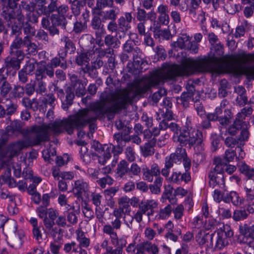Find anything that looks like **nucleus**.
<instances>
[{"label":"nucleus","instance_id":"nucleus-1","mask_svg":"<svg viewBox=\"0 0 254 254\" xmlns=\"http://www.w3.org/2000/svg\"><path fill=\"white\" fill-rule=\"evenodd\" d=\"M166 79H168V68L157 71L150 77L143 78L118 94H113L106 98L102 96L100 102L94 103L91 106V111L84 109L79 112L73 119L56 120L49 124V132L60 133L65 129L68 134H72L74 128L83 127L96 120L99 116L116 112L126 104L130 103L138 95L145 93L151 87Z\"/></svg>","mask_w":254,"mask_h":254},{"label":"nucleus","instance_id":"nucleus-2","mask_svg":"<svg viewBox=\"0 0 254 254\" xmlns=\"http://www.w3.org/2000/svg\"><path fill=\"white\" fill-rule=\"evenodd\" d=\"M25 132L26 140L10 143L7 146V152L2 155L3 157L11 159L18 155L23 148L37 145L44 141L48 136V125L46 124L40 126L34 125L27 127Z\"/></svg>","mask_w":254,"mask_h":254},{"label":"nucleus","instance_id":"nucleus-3","mask_svg":"<svg viewBox=\"0 0 254 254\" xmlns=\"http://www.w3.org/2000/svg\"><path fill=\"white\" fill-rule=\"evenodd\" d=\"M48 76V69L46 67V62L41 61L38 65L37 69L35 72L36 80L35 85V91L39 97V104L42 108L43 112H45L47 107L48 94L47 91V81Z\"/></svg>","mask_w":254,"mask_h":254},{"label":"nucleus","instance_id":"nucleus-4","mask_svg":"<svg viewBox=\"0 0 254 254\" xmlns=\"http://www.w3.org/2000/svg\"><path fill=\"white\" fill-rule=\"evenodd\" d=\"M25 46V37L23 39L16 36L9 47V55L4 60L7 70H17L20 67V64L25 57V54L21 48Z\"/></svg>","mask_w":254,"mask_h":254},{"label":"nucleus","instance_id":"nucleus-5","mask_svg":"<svg viewBox=\"0 0 254 254\" xmlns=\"http://www.w3.org/2000/svg\"><path fill=\"white\" fill-rule=\"evenodd\" d=\"M0 226L3 228V232L11 246L12 247H21L22 239L25 235L22 231H17V222L13 219H9L4 223H1Z\"/></svg>","mask_w":254,"mask_h":254},{"label":"nucleus","instance_id":"nucleus-6","mask_svg":"<svg viewBox=\"0 0 254 254\" xmlns=\"http://www.w3.org/2000/svg\"><path fill=\"white\" fill-rule=\"evenodd\" d=\"M173 138L174 142H179L182 146L188 144L191 147L195 144H200L203 136L199 130L190 128L180 131L179 134L174 135Z\"/></svg>","mask_w":254,"mask_h":254},{"label":"nucleus","instance_id":"nucleus-7","mask_svg":"<svg viewBox=\"0 0 254 254\" xmlns=\"http://www.w3.org/2000/svg\"><path fill=\"white\" fill-rule=\"evenodd\" d=\"M223 165L218 163L212 168L209 173V185L212 188L218 186L220 188L225 187V179L223 174Z\"/></svg>","mask_w":254,"mask_h":254},{"label":"nucleus","instance_id":"nucleus-8","mask_svg":"<svg viewBox=\"0 0 254 254\" xmlns=\"http://www.w3.org/2000/svg\"><path fill=\"white\" fill-rule=\"evenodd\" d=\"M254 61V55L251 54H243L239 59V63L235 67L236 74H247L254 78V67H247L243 64L251 63Z\"/></svg>","mask_w":254,"mask_h":254},{"label":"nucleus","instance_id":"nucleus-9","mask_svg":"<svg viewBox=\"0 0 254 254\" xmlns=\"http://www.w3.org/2000/svg\"><path fill=\"white\" fill-rule=\"evenodd\" d=\"M92 148L95 151V153L98 157V162L100 164L104 165L110 158L112 148L108 145L102 146L99 142L94 141L92 144Z\"/></svg>","mask_w":254,"mask_h":254},{"label":"nucleus","instance_id":"nucleus-10","mask_svg":"<svg viewBox=\"0 0 254 254\" xmlns=\"http://www.w3.org/2000/svg\"><path fill=\"white\" fill-rule=\"evenodd\" d=\"M186 155L185 149L178 147L174 153L171 154L165 158L166 166L168 168H172L174 164L180 163L183 158Z\"/></svg>","mask_w":254,"mask_h":254},{"label":"nucleus","instance_id":"nucleus-11","mask_svg":"<svg viewBox=\"0 0 254 254\" xmlns=\"http://www.w3.org/2000/svg\"><path fill=\"white\" fill-rule=\"evenodd\" d=\"M55 225L59 227H64L66 225V219L63 216H59L58 212L53 208L49 209V227Z\"/></svg>","mask_w":254,"mask_h":254},{"label":"nucleus","instance_id":"nucleus-12","mask_svg":"<svg viewBox=\"0 0 254 254\" xmlns=\"http://www.w3.org/2000/svg\"><path fill=\"white\" fill-rule=\"evenodd\" d=\"M136 254H159V249L156 245L146 242L137 246Z\"/></svg>","mask_w":254,"mask_h":254},{"label":"nucleus","instance_id":"nucleus-13","mask_svg":"<svg viewBox=\"0 0 254 254\" xmlns=\"http://www.w3.org/2000/svg\"><path fill=\"white\" fill-rule=\"evenodd\" d=\"M48 194H44L43 195L42 198V205L39 206L37 209L36 212L39 218L43 219L44 225L47 227L48 222L47 220V214H48Z\"/></svg>","mask_w":254,"mask_h":254},{"label":"nucleus","instance_id":"nucleus-14","mask_svg":"<svg viewBox=\"0 0 254 254\" xmlns=\"http://www.w3.org/2000/svg\"><path fill=\"white\" fill-rule=\"evenodd\" d=\"M221 230H216L215 233L211 235L212 237L211 239H212V237L215 236L216 243L215 248L218 250H222L225 247L228 245L229 242L227 240V238L225 237L223 235Z\"/></svg>","mask_w":254,"mask_h":254},{"label":"nucleus","instance_id":"nucleus-15","mask_svg":"<svg viewBox=\"0 0 254 254\" xmlns=\"http://www.w3.org/2000/svg\"><path fill=\"white\" fill-rule=\"evenodd\" d=\"M109 232L110 233L109 236L111 243L115 246L121 248L123 250V248L125 247L127 244V237L126 236H122L118 238L116 232L111 231Z\"/></svg>","mask_w":254,"mask_h":254},{"label":"nucleus","instance_id":"nucleus-16","mask_svg":"<svg viewBox=\"0 0 254 254\" xmlns=\"http://www.w3.org/2000/svg\"><path fill=\"white\" fill-rule=\"evenodd\" d=\"M88 184L83 179H80L74 182L72 190L76 195L79 197L82 193L88 190Z\"/></svg>","mask_w":254,"mask_h":254},{"label":"nucleus","instance_id":"nucleus-17","mask_svg":"<svg viewBox=\"0 0 254 254\" xmlns=\"http://www.w3.org/2000/svg\"><path fill=\"white\" fill-rule=\"evenodd\" d=\"M12 90L11 84L7 81L6 78L0 71V95L2 97H7Z\"/></svg>","mask_w":254,"mask_h":254},{"label":"nucleus","instance_id":"nucleus-18","mask_svg":"<svg viewBox=\"0 0 254 254\" xmlns=\"http://www.w3.org/2000/svg\"><path fill=\"white\" fill-rule=\"evenodd\" d=\"M240 172L247 178L250 180L254 179V168L248 166L244 162H239L237 164Z\"/></svg>","mask_w":254,"mask_h":254},{"label":"nucleus","instance_id":"nucleus-19","mask_svg":"<svg viewBox=\"0 0 254 254\" xmlns=\"http://www.w3.org/2000/svg\"><path fill=\"white\" fill-rule=\"evenodd\" d=\"M132 18L131 13H125L124 15L120 17L118 20L120 28L126 31L129 29L130 28V23L132 21Z\"/></svg>","mask_w":254,"mask_h":254},{"label":"nucleus","instance_id":"nucleus-20","mask_svg":"<svg viewBox=\"0 0 254 254\" xmlns=\"http://www.w3.org/2000/svg\"><path fill=\"white\" fill-rule=\"evenodd\" d=\"M190 40V37L186 34H181L176 41L171 43V46L174 48H179L181 49H187V43Z\"/></svg>","mask_w":254,"mask_h":254},{"label":"nucleus","instance_id":"nucleus-21","mask_svg":"<svg viewBox=\"0 0 254 254\" xmlns=\"http://www.w3.org/2000/svg\"><path fill=\"white\" fill-rule=\"evenodd\" d=\"M189 92H184L182 94L180 97L177 98V101L178 104H182L184 107L188 106L189 102L193 96V91L194 87L191 86Z\"/></svg>","mask_w":254,"mask_h":254},{"label":"nucleus","instance_id":"nucleus-22","mask_svg":"<svg viewBox=\"0 0 254 254\" xmlns=\"http://www.w3.org/2000/svg\"><path fill=\"white\" fill-rule=\"evenodd\" d=\"M122 222L121 219L115 218L111 222L110 224H106L104 225L103 228V232L104 233L109 235V232H115V229L118 230L121 228Z\"/></svg>","mask_w":254,"mask_h":254},{"label":"nucleus","instance_id":"nucleus-23","mask_svg":"<svg viewBox=\"0 0 254 254\" xmlns=\"http://www.w3.org/2000/svg\"><path fill=\"white\" fill-rule=\"evenodd\" d=\"M93 54L92 51H89L80 53L76 58V62L79 65H85L89 64L90 58Z\"/></svg>","mask_w":254,"mask_h":254},{"label":"nucleus","instance_id":"nucleus-24","mask_svg":"<svg viewBox=\"0 0 254 254\" xmlns=\"http://www.w3.org/2000/svg\"><path fill=\"white\" fill-rule=\"evenodd\" d=\"M128 171V164L125 160H121L117 165L115 173L118 177L123 178L125 175H127Z\"/></svg>","mask_w":254,"mask_h":254},{"label":"nucleus","instance_id":"nucleus-25","mask_svg":"<svg viewBox=\"0 0 254 254\" xmlns=\"http://www.w3.org/2000/svg\"><path fill=\"white\" fill-rule=\"evenodd\" d=\"M76 240L79 242V247L80 248H87L90 244V240L85 237L83 232L80 230L76 231Z\"/></svg>","mask_w":254,"mask_h":254},{"label":"nucleus","instance_id":"nucleus-26","mask_svg":"<svg viewBox=\"0 0 254 254\" xmlns=\"http://www.w3.org/2000/svg\"><path fill=\"white\" fill-rule=\"evenodd\" d=\"M129 202L130 198L126 196H122L119 199V207L125 212V215H128L130 213L131 208Z\"/></svg>","mask_w":254,"mask_h":254},{"label":"nucleus","instance_id":"nucleus-27","mask_svg":"<svg viewBox=\"0 0 254 254\" xmlns=\"http://www.w3.org/2000/svg\"><path fill=\"white\" fill-rule=\"evenodd\" d=\"M78 144L81 146L80 150V154L81 159L85 163H89L91 161V158L88 153V149L86 146V144L83 141H79L78 142Z\"/></svg>","mask_w":254,"mask_h":254},{"label":"nucleus","instance_id":"nucleus-28","mask_svg":"<svg viewBox=\"0 0 254 254\" xmlns=\"http://www.w3.org/2000/svg\"><path fill=\"white\" fill-rule=\"evenodd\" d=\"M51 2L49 5V11H54L58 10L59 14L64 17L65 14L66 13L68 9V7L67 5L63 4L57 8V0H51Z\"/></svg>","mask_w":254,"mask_h":254},{"label":"nucleus","instance_id":"nucleus-29","mask_svg":"<svg viewBox=\"0 0 254 254\" xmlns=\"http://www.w3.org/2000/svg\"><path fill=\"white\" fill-rule=\"evenodd\" d=\"M224 201L225 202H229L230 201L235 206L240 205L243 201L239 194L235 191H231L227 197L224 198Z\"/></svg>","mask_w":254,"mask_h":254},{"label":"nucleus","instance_id":"nucleus-30","mask_svg":"<svg viewBox=\"0 0 254 254\" xmlns=\"http://www.w3.org/2000/svg\"><path fill=\"white\" fill-rule=\"evenodd\" d=\"M235 91L237 93L239 96L237 99L240 104H246L248 102L247 97L245 96L246 90L244 87L242 86H238L235 87Z\"/></svg>","mask_w":254,"mask_h":254},{"label":"nucleus","instance_id":"nucleus-31","mask_svg":"<svg viewBox=\"0 0 254 254\" xmlns=\"http://www.w3.org/2000/svg\"><path fill=\"white\" fill-rule=\"evenodd\" d=\"M7 184L10 188L16 187V182L13 178L10 176V171L9 170L5 172L4 175L0 177V184Z\"/></svg>","mask_w":254,"mask_h":254},{"label":"nucleus","instance_id":"nucleus-32","mask_svg":"<svg viewBox=\"0 0 254 254\" xmlns=\"http://www.w3.org/2000/svg\"><path fill=\"white\" fill-rule=\"evenodd\" d=\"M25 46L27 47V53L30 55H35L37 52V46L31 42V38L28 36L25 37Z\"/></svg>","mask_w":254,"mask_h":254},{"label":"nucleus","instance_id":"nucleus-33","mask_svg":"<svg viewBox=\"0 0 254 254\" xmlns=\"http://www.w3.org/2000/svg\"><path fill=\"white\" fill-rule=\"evenodd\" d=\"M29 222L33 226V234L34 237L38 240L42 239V235L40 228L38 227V222L37 218L31 217L29 220Z\"/></svg>","mask_w":254,"mask_h":254},{"label":"nucleus","instance_id":"nucleus-34","mask_svg":"<svg viewBox=\"0 0 254 254\" xmlns=\"http://www.w3.org/2000/svg\"><path fill=\"white\" fill-rule=\"evenodd\" d=\"M154 142L149 141L146 143L143 146H140L142 153L144 156L152 155L154 152Z\"/></svg>","mask_w":254,"mask_h":254},{"label":"nucleus","instance_id":"nucleus-35","mask_svg":"<svg viewBox=\"0 0 254 254\" xmlns=\"http://www.w3.org/2000/svg\"><path fill=\"white\" fill-rule=\"evenodd\" d=\"M7 104L5 105L6 116H10L15 114L17 111L18 106L8 98L6 99Z\"/></svg>","mask_w":254,"mask_h":254},{"label":"nucleus","instance_id":"nucleus-36","mask_svg":"<svg viewBox=\"0 0 254 254\" xmlns=\"http://www.w3.org/2000/svg\"><path fill=\"white\" fill-rule=\"evenodd\" d=\"M208 234L203 230H200L195 236V240L197 244L200 246H204L207 242Z\"/></svg>","mask_w":254,"mask_h":254},{"label":"nucleus","instance_id":"nucleus-37","mask_svg":"<svg viewBox=\"0 0 254 254\" xmlns=\"http://www.w3.org/2000/svg\"><path fill=\"white\" fill-rule=\"evenodd\" d=\"M172 212V207L170 205L168 204L163 208H161L156 217L159 219H166L168 218Z\"/></svg>","mask_w":254,"mask_h":254},{"label":"nucleus","instance_id":"nucleus-38","mask_svg":"<svg viewBox=\"0 0 254 254\" xmlns=\"http://www.w3.org/2000/svg\"><path fill=\"white\" fill-rule=\"evenodd\" d=\"M15 15L14 10L11 9H4L1 13V15L3 18L7 22L8 25H10L11 24V20L15 19Z\"/></svg>","mask_w":254,"mask_h":254},{"label":"nucleus","instance_id":"nucleus-39","mask_svg":"<svg viewBox=\"0 0 254 254\" xmlns=\"http://www.w3.org/2000/svg\"><path fill=\"white\" fill-rule=\"evenodd\" d=\"M140 172V167L136 163H133L128 167L127 175L129 178H133L135 176H139Z\"/></svg>","mask_w":254,"mask_h":254},{"label":"nucleus","instance_id":"nucleus-40","mask_svg":"<svg viewBox=\"0 0 254 254\" xmlns=\"http://www.w3.org/2000/svg\"><path fill=\"white\" fill-rule=\"evenodd\" d=\"M201 3V0H191L190 4L189 5V14L190 15L194 16L196 15V10L199 8V5Z\"/></svg>","mask_w":254,"mask_h":254},{"label":"nucleus","instance_id":"nucleus-41","mask_svg":"<svg viewBox=\"0 0 254 254\" xmlns=\"http://www.w3.org/2000/svg\"><path fill=\"white\" fill-rule=\"evenodd\" d=\"M119 9L117 7L107 10L104 12V18L105 19L115 20L118 14Z\"/></svg>","mask_w":254,"mask_h":254},{"label":"nucleus","instance_id":"nucleus-42","mask_svg":"<svg viewBox=\"0 0 254 254\" xmlns=\"http://www.w3.org/2000/svg\"><path fill=\"white\" fill-rule=\"evenodd\" d=\"M225 116L224 117H219L218 121L219 123L223 125L226 126L230 123V120L232 118L231 112L230 110H225Z\"/></svg>","mask_w":254,"mask_h":254},{"label":"nucleus","instance_id":"nucleus-43","mask_svg":"<svg viewBox=\"0 0 254 254\" xmlns=\"http://www.w3.org/2000/svg\"><path fill=\"white\" fill-rule=\"evenodd\" d=\"M217 230H221L223 235L227 238H231L233 236L234 233L231 227L227 224L223 225Z\"/></svg>","mask_w":254,"mask_h":254},{"label":"nucleus","instance_id":"nucleus-44","mask_svg":"<svg viewBox=\"0 0 254 254\" xmlns=\"http://www.w3.org/2000/svg\"><path fill=\"white\" fill-rule=\"evenodd\" d=\"M91 25L94 29H101L103 34L106 33L105 30L103 28V25L102 24L101 19L98 16H94L91 22Z\"/></svg>","mask_w":254,"mask_h":254},{"label":"nucleus","instance_id":"nucleus-45","mask_svg":"<svg viewBox=\"0 0 254 254\" xmlns=\"http://www.w3.org/2000/svg\"><path fill=\"white\" fill-rule=\"evenodd\" d=\"M250 182L252 183V186L249 187L248 184H247L245 188L246 192L247 200L249 201L254 199V181H251Z\"/></svg>","mask_w":254,"mask_h":254},{"label":"nucleus","instance_id":"nucleus-46","mask_svg":"<svg viewBox=\"0 0 254 254\" xmlns=\"http://www.w3.org/2000/svg\"><path fill=\"white\" fill-rule=\"evenodd\" d=\"M105 43L108 46H111L114 48L118 47L117 38L111 35H108L105 37Z\"/></svg>","mask_w":254,"mask_h":254},{"label":"nucleus","instance_id":"nucleus-47","mask_svg":"<svg viewBox=\"0 0 254 254\" xmlns=\"http://www.w3.org/2000/svg\"><path fill=\"white\" fill-rule=\"evenodd\" d=\"M24 33L28 36L30 38L35 35L36 30L35 28L32 26L28 22H26L23 23Z\"/></svg>","mask_w":254,"mask_h":254},{"label":"nucleus","instance_id":"nucleus-48","mask_svg":"<svg viewBox=\"0 0 254 254\" xmlns=\"http://www.w3.org/2000/svg\"><path fill=\"white\" fill-rule=\"evenodd\" d=\"M38 7L37 11L39 14L46 15L48 12L47 7L45 5L46 0H35Z\"/></svg>","mask_w":254,"mask_h":254},{"label":"nucleus","instance_id":"nucleus-49","mask_svg":"<svg viewBox=\"0 0 254 254\" xmlns=\"http://www.w3.org/2000/svg\"><path fill=\"white\" fill-rule=\"evenodd\" d=\"M13 96L14 98H21L25 94V89L23 86L15 85L12 90Z\"/></svg>","mask_w":254,"mask_h":254},{"label":"nucleus","instance_id":"nucleus-50","mask_svg":"<svg viewBox=\"0 0 254 254\" xmlns=\"http://www.w3.org/2000/svg\"><path fill=\"white\" fill-rule=\"evenodd\" d=\"M248 214L245 210H236L234 212L233 218L235 221H240L246 218Z\"/></svg>","mask_w":254,"mask_h":254},{"label":"nucleus","instance_id":"nucleus-51","mask_svg":"<svg viewBox=\"0 0 254 254\" xmlns=\"http://www.w3.org/2000/svg\"><path fill=\"white\" fill-rule=\"evenodd\" d=\"M113 4V0H97L96 8L101 9L105 7H111Z\"/></svg>","mask_w":254,"mask_h":254},{"label":"nucleus","instance_id":"nucleus-52","mask_svg":"<svg viewBox=\"0 0 254 254\" xmlns=\"http://www.w3.org/2000/svg\"><path fill=\"white\" fill-rule=\"evenodd\" d=\"M70 160V157L68 154H65L63 156H58L56 157V162L59 167L64 166L67 164Z\"/></svg>","mask_w":254,"mask_h":254},{"label":"nucleus","instance_id":"nucleus-53","mask_svg":"<svg viewBox=\"0 0 254 254\" xmlns=\"http://www.w3.org/2000/svg\"><path fill=\"white\" fill-rule=\"evenodd\" d=\"M113 181V179L111 177L107 176L106 177H103L98 180L97 183L101 188H105L106 185H112Z\"/></svg>","mask_w":254,"mask_h":254},{"label":"nucleus","instance_id":"nucleus-54","mask_svg":"<svg viewBox=\"0 0 254 254\" xmlns=\"http://www.w3.org/2000/svg\"><path fill=\"white\" fill-rule=\"evenodd\" d=\"M222 110L221 108H216L215 112L213 113H208L207 115V119L210 121H218L219 115L221 114Z\"/></svg>","mask_w":254,"mask_h":254},{"label":"nucleus","instance_id":"nucleus-55","mask_svg":"<svg viewBox=\"0 0 254 254\" xmlns=\"http://www.w3.org/2000/svg\"><path fill=\"white\" fill-rule=\"evenodd\" d=\"M219 214L223 219L229 218L231 217V211L227 207L220 205L218 209Z\"/></svg>","mask_w":254,"mask_h":254},{"label":"nucleus","instance_id":"nucleus-56","mask_svg":"<svg viewBox=\"0 0 254 254\" xmlns=\"http://www.w3.org/2000/svg\"><path fill=\"white\" fill-rule=\"evenodd\" d=\"M36 63L34 62L33 60H29L26 62V64L23 68L25 71H26L28 74H32L35 68V64Z\"/></svg>","mask_w":254,"mask_h":254},{"label":"nucleus","instance_id":"nucleus-57","mask_svg":"<svg viewBox=\"0 0 254 254\" xmlns=\"http://www.w3.org/2000/svg\"><path fill=\"white\" fill-rule=\"evenodd\" d=\"M72 211L69 212L67 215V220L69 223L71 224H75L77 222V217L76 216L77 210L74 209V208H72Z\"/></svg>","mask_w":254,"mask_h":254},{"label":"nucleus","instance_id":"nucleus-58","mask_svg":"<svg viewBox=\"0 0 254 254\" xmlns=\"http://www.w3.org/2000/svg\"><path fill=\"white\" fill-rule=\"evenodd\" d=\"M21 6L23 10H25L27 13H30L34 11L36 4L32 2L27 3L22 1Z\"/></svg>","mask_w":254,"mask_h":254},{"label":"nucleus","instance_id":"nucleus-59","mask_svg":"<svg viewBox=\"0 0 254 254\" xmlns=\"http://www.w3.org/2000/svg\"><path fill=\"white\" fill-rule=\"evenodd\" d=\"M166 179L169 182L180 184L182 182L181 173L179 172H174L171 176Z\"/></svg>","mask_w":254,"mask_h":254},{"label":"nucleus","instance_id":"nucleus-60","mask_svg":"<svg viewBox=\"0 0 254 254\" xmlns=\"http://www.w3.org/2000/svg\"><path fill=\"white\" fill-rule=\"evenodd\" d=\"M64 40L65 43V48L66 52L70 53H73L75 50V47L72 42L67 37H64Z\"/></svg>","mask_w":254,"mask_h":254},{"label":"nucleus","instance_id":"nucleus-61","mask_svg":"<svg viewBox=\"0 0 254 254\" xmlns=\"http://www.w3.org/2000/svg\"><path fill=\"white\" fill-rule=\"evenodd\" d=\"M184 208L183 205H178L173 211L174 218L177 220L182 218L184 214Z\"/></svg>","mask_w":254,"mask_h":254},{"label":"nucleus","instance_id":"nucleus-62","mask_svg":"<svg viewBox=\"0 0 254 254\" xmlns=\"http://www.w3.org/2000/svg\"><path fill=\"white\" fill-rule=\"evenodd\" d=\"M21 129L20 124L18 122H13L10 126H8L6 128V131L10 133H13L15 131H18Z\"/></svg>","mask_w":254,"mask_h":254},{"label":"nucleus","instance_id":"nucleus-63","mask_svg":"<svg viewBox=\"0 0 254 254\" xmlns=\"http://www.w3.org/2000/svg\"><path fill=\"white\" fill-rule=\"evenodd\" d=\"M191 224L193 228L197 229H201L204 225L201 217L198 216L193 219Z\"/></svg>","mask_w":254,"mask_h":254},{"label":"nucleus","instance_id":"nucleus-64","mask_svg":"<svg viewBox=\"0 0 254 254\" xmlns=\"http://www.w3.org/2000/svg\"><path fill=\"white\" fill-rule=\"evenodd\" d=\"M250 6H246L244 9V14L247 17H250L253 14L254 10V0H251V2L248 3Z\"/></svg>","mask_w":254,"mask_h":254}]
</instances>
